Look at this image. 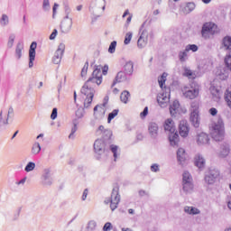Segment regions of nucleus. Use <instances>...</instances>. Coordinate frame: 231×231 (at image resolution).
<instances>
[{"label": "nucleus", "instance_id": "39", "mask_svg": "<svg viewBox=\"0 0 231 231\" xmlns=\"http://www.w3.org/2000/svg\"><path fill=\"white\" fill-rule=\"evenodd\" d=\"M188 53H189V51H187L186 48L184 51H180L179 52V60H180V62H185L188 59Z\"/></svg>", "mask_w": 231, "mask_h": 231}, {"label": "nucleus", "instance_id": "24", "mask_svg": "<svg viewBox=\"0 0 231 231\" xmlns=\"http://www.w3.org/2000/svg\"><path fill=\"white\" fill-rule=\"evenodd\" d=\"M222 50L226 51V53H231V37L226 36L222 40Z\"/></svg>", "mask_w": 231, "mask_h": 231}, {"label": "nucleus", "instance_id": "40", "mask_svg": "<svg viewBox=\"0 0 231 231\" xmlns=\"http://www.w3.org/2000/svg\"><path fill=\"white\" fill-rule=\"evenodd\" d=\"M101 69H102V67L97 66L94 71L92 72V77L96 79H102Z\"/></svg>", "mask_w": 231, "mask_h": 231}, {"label": "nucleus", "instance_id": "5", "mask_svg": "<svg viewBox=\"0 0 231 231\" xmlns=\"http://www.w3.org/2000/svg\"><path fill=\"white\" fill-rule=\"evenodd\" d=\"M106 205H109L112 211L116 210L118 208V203H120V188L118 186H115L112 193L111 198L105 200Z\"/></svg>", "mask_w": 231, "mask_h": 231}, {"label": "nucleus", "instance_id": "36", "mask_svg": "<svg viewBox=\"0 0 231 231\" xmlns=\"http://www.w3.org/2000/svg\"><path fill=\"white\" fill-rule=\"evenodd\" d=\"M23 50H24V46L23 43L18 42L15 49V57L16 59H21L23 57Z\"/></svg>", "mask_w": 231, "mask_h": 231}, {"label": "nucleus", "instance_id": "35", "mask_svg": "<svg viewBox=\"0 0 231 231\" xmlns=\"http://www.w3.org/2000/svg\"><path fill=\"white\" fill-rule=\"evenodd\" d=\"M73 124V127L71 129V133L69 135V138L73 140L75 138V134L77 133V130L79 129V127L77 125H79V119H73L72 121Z\"/></svg>", "mask_w": 231, "mask_h": 231}, {"label": "nucleus", "instance_id": "64", "mask_svg": "<svg viewBox=\"0 0 231 231\" xmlns=\"http://www.w3.org/2000/svg\"><path fill=\"white\" fill-rule=\"evenodd\" d=\"M24 183H26V177L16 182V185H24Z\"/></svg>", "mask_w": 231, "mask_h": 231}, {"label": "nucleus", "instance_id": "23", "mask_svg": "<svg viewBox=\"0 0 231 231\" xmlns=\"http://www.w3.org/2000/svg\"><path fill=\"white\" fill-rule=\"evenodd\" d=\"M125 80H127V74L124 71H119L116 76L112 88H115V86L120 82H125Z\"/></svg>", "mask_w": 231, "mask_h": 231}, {"label": "nucleus", "instance_id": "62", "mask_svg": "<svg viewBox=\"0 0 231 231\" xmlns=\"http://www.w3.org/2000/svg\"><path fill=\"white\" fill-rule=\"evenodd\" d=\"M209 114L211 116H216V115H217V109L212 107L209 109Z\"/></svg>", "mask_w": 231, "mask_h": 231}, {"label": "nucleus", "instance_id": "22", "mask_svg": "<svg viewBox=\"0 0 231 231\" xmlns=\"http://www.w3.org/2000/svg\"><path fill=\"white\" fill-rule=\"evenodd\" d=\"M208 142H210V137H208V134L202 132L197 135L198 145H207Z\"/></svg>", "mask_w": 231, "mask_h": 231}, {"label": "nucleus", "instance_id": "48", "mask_svg": "<svg viewBox=\"0 0 231 231\" xmlns=\"http://www.w3.org/2000/svg\"><path fill=\"white\" fill-rule=\"evenodd\" d=\"M132 39H133V32H126V34L125 36L124 43L125 45L130 44Z\"/></svg>", "mask_w": 231, "mask_h": 231}, {"label": "nucleus", "instance_id": "54", "mask_svg": "<svg viewBox=\"0 0 231 231\" xmlns=\"http://www.w3.org/2000/svg\"><path fill=\"white\" fill-rule=\"evenodd\" d=\"M165 79H166V76H165V73H163L162 76L158 79L161 89H163V85L165 84V80H166Z\"/></svg>", "mask_w": 231, "mask_h": 231}, {"label": "nucleus", "instance_id": "34", "mask_svg": "<svg viewBox=\"0 0 231 231\" xmlns=\"http://www.w3.org/2000/svg\"><path fill=\"white\" fill-rule=\"evenodd\" d=\"M196 8V4L189 2L186 5V6L182 9V12L185 15L190 14V12H194Z\"/></svg>", "mask_w": 231, "mask_h": 231}, {"label": "nucleus", "instance_id": "14", "mask_svg": "<svg viewBox=\"0 0 231 231\" xmlns=\"http://www.w3.org/2000/svg\"><path fill=\"white\" fill-rule=\"evenodd\" d=\"M190 131V127L189 126V123L187 120L180 121L179 125V134L182 138H187L189 136V133Z\"/></svg>", "mask_w": 231, "mask_h": 231}, {"label": "nucleus", "instance_id": "16", "mask_svg": "<svg viewBox=\"0 0 231 231\" xmlns=\"http://www.w3.org/2000/svg\"><path fill=\"white\" fill-rule=\"evenodd\" d=\"M160 131V126H158L157 123L150 122L148 125V133L151 138L156 139L158 138V133Z\"/></svg>", "mask_w": 231, "mask_h": 231}, {"label": "nucleus", "instance_id": "49", "mask_svg": "<svg viewBox=\"0 0 231 231\" xmlns=\"http://www.w3.org/2000/svg\"><path fill=\"white\" fill-rule=\"evenodd\" d=\"M88 68H89V62L87 61L81 69L80 75H81L82 79H84L86 77V75H88Z\"/></svg>", "mask_w": 231, "mask_h": 231}, {"label": "nucleus", "instance_id": "63", "mask_svg": "<svg viewBox=\"0 0 231 231\" xmlns=\"http://www.w3.org/2000/svg\"><path fill=\"white\" fill-rule=\"evenodd\" d=\"M88 198V189H86L84 191H83V195H82V201H86V199Z\"/></svg>", "mask_w": 231, "mask_h": 231}, {"label": "nucleus", "instance_id": "33", "mask_svg": "<svg viewBox=\"0 0 231 231\" xmlns=\"http://www.w3.org/2000/svg\"><path fill=\"white\" fill-rule=\"evenodd\" d=\"M111 136H113V132H111V130H105L103 132L102 141L109 145V144H111Z\"/></svg>", "mask_w": 231, "mask_h": 231}, {"label": "nucleus", "instance_id": "27", "mask_svg": "<svg viewBox=\"0 0 231 231\" xmlns=\"http://www.w3.org/2000/svg\"><path fill=\"white\" fill-rule=\"evenodd\" d=\"M194 160H195L196 167H198L199 169H204L206 161L203 155H201L200 153H198L195 155Z\"/></svg>", "mask_w": 231, "mask_h": 231}, {"label": "nucleus", "instance_id": "1", "mask_svg": "<svg viewBox=\"0 0 231 231\" xmlns=\"http://www.w3.org/2000/svg\"><path fill=\"white\" fill-rule=\"evenodd\" d=\"M164 131L169 133L171 145L176 147L180 143V135L178 134V132H176V126L174 125V121L172 119L170 118L164 122Z\"/></svg>", "mask_w": 231, "mask_h": 231}, {"label": "nucleus", "instance_id": "20", "mask_svg": "<svg viewBox=\"0 0 231 231\" xmlns=\"http://www.w3.org/2000/svg\"><path fill=\"white\" fill-rule=\"evenodd\" d=\"M106 104L97 105L94 107V116L96 118H104V115H106Z\"/></svg>", "mask_w": 231, "mask_h": 231}, {"label": "nucleus", "instance_id": "31", "mask_svg": "<svg viewBox=\"0 0 231 231\" xmlns=\"http://www.w3.org/2000/svg\"><path fill=\"white\" fill-rule=\"evenodd\" d=\"M124 69L126 75H133V71H134V64L133 61H127L124 66Z\"/></svg>", "mask_w": 231, "mask_h": 231}, {"label": "nucleus", "instance_id": "4", "mask_svg": "<svg viewBox=\"0 0 231 231\" xmlns=\"http://www.w3.org/2000/svg\"><path fill=\"white\" fill-rule=\"evenodd\" d=\"M182 192L186 195L194 192V182L189 171H184L182 174Z\"/></svg>", "mask_w": 231, "mask_h": 231}, {"label": "nucleus", "instance_id": "50", "mask_svg": "<svg viewBox=\"0 0 231 231\" xmlns=\"http://www.w3.org/2000/svg\"><path fill=\"white\" fill-rule=\"evenodd\" d=\"M199 47L196 44H189L186 46V51H193L196 52L198 51Z\"/></svg>", "mask_w": 231, "mask_h": 231}, {"label": "nucleus", "instance_id": "42", "mask_svg": "<svg viewBox=\"0 0 231 231\" xmlns=\"http://www.w3.org/2000/svg\"><path fill=\"white\" fill-rule=\"evenodd\" d=\"M110 151L114 154L115 162H116V158H118V156H120V153H118V146H116L115 144H111Z\"/></svg>", "mask_w": 231, "mask_h": 231}, {"label": "nucleus", "instance_id": "6", "mask_svg": "<svg viewBox=\"0 0 231 231\" xmlns=\"http://www.w3.org/2000/svg\"><path fill=\"white\" fill-rule=\"evenodd\" d=\"M219 29H217V25L214 23H206L202 26L201 35L203 39H209L210 35H216L218 33Z\"/></svg>", "mask_w": 231, "mask_h": 231}, {"label": "nucleus", "instance_id": "21", "mask_svg": "<svg viewBox=\"0 0 231 231\" xmlns=\"http://www.w3.org/2000/svg\"><path fill=\"white\" fill-rule=\"evenodd\" d=\"M10 118H14V107L10 106L5 120L3 121V111L0 112V126L8 125Z\"/></svg>", "mask_w": 231, "mask_h": 231}, {"label": "nucleus", "instance_id": "45", "mask_svg": "<svg viewBox=\"0 0 231 231\" xmlns=\"http://www.w3.org/2000/svg\"><path fill=\"white\" fill-rule=\"evenodd\" d=\"M35 169V162H29L24 168L25 172H32Z\"/></svg>", "mask_w": 231, "mask_h": 231}, {"label": "nucleus", "instance_id": "38", "mask_svg": "<svg viewBox=\"0 0 231 231\" xmlns=\"http://www.w3.org/2000/svg\"><path fill=\"white\" fill-rule=\"evenodd\" d=\"M10 24V18L6 14H2L0 18V25L5 27Z\"/></svg>", "mask_w": 231, "mask_h": 231}, {"label": "nucleus", "instance_id": "18", "mask_svg": "<svg viewBox=\"0 0 231 231\" xmlns=\"http://www.w3.org/2000/svg\"><path fill=\"white\" fill-rule=\"evenodd\" d=\"M148 41L149 34L147 33V31H143L137 41V47L140 48V50H143V48H145V46H147Z\"/></svg>", "mask_w": 231, "mask_h": 231}, {"label": "nucleus", "instance_id": "57", "mask_svg": "<svg viewBox=\"0 0 231 231\" xmlns=\"http://www.w3.org/2000/svg\"><path fill=\"white\" fill-rule=\"evenodd\" d=\"M147 115H149V107H144V109H143V112H141V114H140V116H141V118H145V116H147Z\"/></svg>", "mask_w": 231, "mask_h": 231}, {"label": "nucleus", "instance_id": "51", "mask_svg": "<svg viewBox=\"0 0 231 231\" xmlns=\"http://www.w3.org/2000/svg\"><path fill=\"white\" fill-rule=\"evenodd\" d=\"M64 10H65V14H66L65 18L66 19H70L69 18V14H71V8H69V5H68V3L64 4Z\"/></svg>", "mask_w": 231, "mask_h": 231}, {"label": "nucleus", "instance_id": "10", "mask_svg": "<svg viewBox=\"0 0 231 231\" xmlns=\"http://www.w3.org/2000/svg\"><path fill=\"white\" fill-rule=\"evenodd\" d=\"M165 91L158 94L157 102L161 107H167V104L171 102V88H165Z\"/></svg>", "mask_w": 231, "mask_h": 231}, {"label": "nucleus", "instance_id": "28", "mask_svg": "<svg viewBox=\"0 0 231 231\" xmlns=\"http://www.w3.org/2000/svg\"><path fill=\"white\" fill-rule=\"evenodd\" d=\"M230 69L226 67L222 68L217 71V76L220 79V80H226L227 77L230 75Z\"/></svg>", "mask_w": 231, "mask_h": 231}, {"label": "nucleus", "instance_id": "61", "mask_svg": "<svg viewBox=\"0 0 231 231\" xmlns=\"http://www.w3.org/2000/svg\"><path fill=\"white\" fill-rule=\"evenodd\" d=\"M103 230H104V231H109V230H111V223L106 222V223L105 224V226H103Z\"/></svg>", "mask_w": 231, "mask_h": 231}, {"label": "nucleus", "instance_id": "19", "mask_svg": "<svg viewBox=\"0 0 231 231\" xmlns=\"http://www.w3.org/2000/svg\"><path fill=\"white\" fill-rule=\"evenodd\" d=\"M106 145H107V143L103 141L102 139H97L94 143V151L97 154H103Z\"/></svg>", "mask_w": 231, "mask_h": 231}, {"label": "nucleus", "instance_id": "13", "mask_svg": "<svg viewBox=\"0 0 231 231\" xmlns=\"http://www.w3.org/2000/svg\"><path fill=\"white\" fill-rule=\"evenodd\" d=\"M42 183L45 187H50L53 183V178H51V170L50 168H46L43 170V173L42 175Z\"/></svg>", "mask_w": 231, "mask_h": 231}, {"label": "nucleus", "instance_id": "58", "mask_svg": "<svg viewBox=\"0 0 231 231\" xmlns=\"http://www.w3.org/2000/svg\"><path fill=\"white\" fill-rule=\"evenodd\" d=\"M58 33H59V32L57 31V29H54L53 32H51V34L49 37L50 41L55 40V37H57Z\"/></svg>", "mask_w": 231, "mask_h": 231}, {"label": "nucleus", "instance_id": "9", "mask_svg": "<svg viewBox=\"0 0 231 231\" xmlns=\"http://www.w3.org/2000/svg\"><path fill=\"white\" fill-rule=\"evenodd\" d=\"M191 112L189 116V121L191 122V125L193 127L197 128L199 127L201 124V117L199 116V110L198 109V106L196 105L191 104Z\"/></svg>", "mask_w": 231, "mask_h": 231}, {"label": "nucleus", "instance_id": "32", "mask_svg": "<svg viewBox=\"0 0 231 231\" xmlns=\"http://www.w3.org/2000/svg\"><path fill=\"white\" fill-rule=\"evenodd\" d=\"M230 154V146L228 144H223L220 148L219 156L221 158H226Z\"/></svg>", "mask_w": 231, "mask_h": 231}, {"label": "nucleus", "instance_id": "56", "mask_svg": "<svg viewBox=\"0 0 231 231\" xmlns=\"http://www.w3.org/2000/svg\"><path fill=\"white\" fill-rule=\"evenodd\" d=\"M152 172H160V165L154 163L151 166Z\"/></svg>", "mask_w": 231, "mask_h": 231}, {"label": "nucleus", "instance_id": "52", "mask_svg": "<svg viewBox=\"0 0 231 231\" xmlns=\"http://www.w3.org/2000/svg\"><path fill=\"white\" fill-rule=\"evenodd\" d=\"M14 41H15V34H11L9 36V40H8V42H7V47L13 48Z\"/></svg>", "mask_w": 231, "mask_h": 231}, {"label": "nucleus", "instance_id": "53", "mask_svg": "<svg viewBox=\"0 0 231 231\" xmlns=\"http://www.w3.org/2000/svg\"><path fill=\"white\" fill-rule=\"evenodd\" d=\"M116 51V41H114L109 45L108 52L115 53Z\"/></svg>", "mask_w": 231, "mask_h": 231}, {"label": "nucleus", "instance_id": "60", "mask_svg": "<svg viewBox=\"0 0 231 231\" xmlns=\"http://www.w3.org/2000/svg\"><path fill=\"white\" fill-rule=\"evenodd\" d=\"M101 69L103 75H107V71H109V66L105 65L103 68L101 67Z\"/></svg>", "mask_w": 231, "mask_h": 231}, {"label": "nucleus", "instance_id": "17", "mask_svg": "<svg viewBox=\"0 0 231 231\" xmlns=\"http://www.w3.org/2000/svg\"><path fill=\"white\" fill-rule=\"evenodd\" d=\"M72 26H73V19L64 18L60 24V30L62 33H69Z\"/></svg>", "mask_w": 231, "mask_h": 231}, {"label": "nucleus", "instance_id": "46", "mask_svg": "<svg viewBox=\"0 0 231 231\" xmlns=\"http://www.w3.org/2000/svg\"><path fill=\"white\" fill-rule=\"evenodd\" d=\"M51 6L50 5V0H43L42 2V10L44 12H50Z\"/></svg>", "mask_w": 231, "mask_h": 231}, {"label": "nucleus", "instance_id": "41", "mask_svg": "<svg viewBox=\"0 0 231 231\" xmlns=\"http://www.w3.org/2000/svg\"><path fill=\"white\" fill-rule=\"evenodd\" d=\"M183 75L184 77H188L189 79H196V73L187 68L184 69Z\"/></svg>", "mask_w": 231, "mask_h": 231}, {"label": "nucleus", "instance_id": "8", "mask_svg": "<svg viewBox=\"0 0 231 231\" xmlns=\"http://www.w3.org/2000/svg\"><path fill=\"white\" fill-rule=\"evenodd\" d=\"M182 93L185 98H189V100H194V98H198L199 96V86H189L184 87L182 88Z\"/></svg>", "mask_w": 231, "mask_h": 231}, {"label": "nucleus", "instance_id": "43", "mask_svg": "<svg viewBox=\"0 0 231 231\" xmlns=\"http://www.w3.org/2000/svg\"><path fill=\"white\" fill-rule=\"evenodd\" d=\"M120 110L118 109H114L109 115L107 118L108 124H111V120H113L116 116H118V113Z\"/></svg>", "mask_w": 231, "mask_h": 231}, {"label": "nucleus", "instance_id": "7", "mask_svg": "<svg viewBox=\"0 0 231 231\" xmlns=\"http://www.w3.org/2000/svg\"><path fill=\"white\" fill-rule=\"evenodd\" d=\"M105 10L106 0H95L89 6V12L97 17H100V14H102Z\"/></svg>", "mask_w": 231, "mask_h": 231}, {"label": "nucleus", "instance_id": "47", "mask_svg": "<svg viewBox=\"0 0 231 231\" xmlns=\"http://www.w3.org/2000/svg\"><path fill=\"white\" fill-rule=\"evenodd\" d=\"M96 228H97V222H95V220L89 221L87 226V231H93Z\"/></svg>", "mask_w": 231, "mask_h": 231}, {"label": "nucleus", "instance_id": "11", "mask_svg": "<svg viewBox=\"0 0 231 231\" xmlns=\"http://www.w3.org/2000/svg\"><path fill=\"white\" fill-rule=\"evenodd\" d=\"M219 178V170L210 169L205 175V183L207 185H214Z\"/></svg>", "mask_w": 231, "mask_h": 231}, {"label": "nucleus", "instance_id": "15", "mask_svg": "<svg viewBox=\"0 0 231 231\" xmlns=\"http://www.w3.org/2000/svg\"><path fill=\"white\" fill-rule=\"evenodd\" d=\"M35 50H37V42H32L29 49V68H33V60H35Z\"/></svg>", "mask_w": 231, "mask_h": 231}, {"label": "nucleus", "instance_id": "30", "mask_svg": "<svg viewBox=\"0 0 231 231\" xmlns=\"http://www.w3.org/2000/svg\"><path fill=\"white\" fill-rule=\"evenodd\" d=\"M85 84L91 86L92 88L95 87V84H97V86H100L102 84V79L95 78L92 76L85 82Z\"/></svg>", "mask_w": 231, "mask_h": 231}, {"label": "nucleus", "instance_id": "37", "mask_svg": "<svg viewBox=\"0 0 231 231\" xmlns=\"http://www.w3.org/2000/svg\"><path fill=\"white\" fill-rule=\"evenodd\" d=\"M130 97H131V94L129 93V91L127 90L123 91L120 96L121 102H123V104H127V102H129Z\"/></svg>", "mask_w": 231, "mask_h": 231}, {"label": "nucleus", "instance_id": "3", "mask_svg": "<svg viewBox=\"0 0 231 231\" xmlns=\"http://www.w3.org/2000/svg\"><path fill=\"white\" fill-rule=\"evenodd\" d=\"M80 91L81 94L86 97L84 100V107L88 108L93 102V97H95V88L90 85H88V83H85Z\"/></svg>", "mask_w": 231, "mask_h": 231}, {"label": "nucleus", "instance_id": "12", "mask_svg": "<svg viewBox=\"0 0 231 231\" xmlns=\"http://www.w3.org/2000/svg\"><path fill=\"white\" fill-rule=\"evenodd\" d=\"M65 51L66 45L64 43H60L52 58L53 64H60V60H62V57L64 55Z\"/></svg>", "mask_w": 231, "mask_h": 231}, {"label": "nucleus", "instance_id": "25", "mask_svg": "<svg viewBox=\"0 0 231 231\" xmlns=\"http://www.w3.org/2000/svg\"><path fill=\"white\" fill-rule=\"evenodd\" d=\"M177 160L180 163V165H183L185 162H187V152H185V149L179 148L177 151Z\"/></svg>", "mask_w": 231, "mask_h": 231}, {"label": "nucleus", "instance_id": "59", "mask_svg": "<svg viewBox=\"0 0 231 231\" xmlns=\"http://www.w3.org/2000/svg\"><path fill=\"white\" fill-rule=\"evenodd\" d=\"M57 115H58L57 108H53L52 112H51V119L55 120L57 118Z\"/></svg>", "mask_w": 231, "mask_h": 231}, {"label": "nucleus", "instance_id": "2", "mask_svg": "<svg viewBox=\"0 0 231 231\" xmlns=\"http://www.w3.org/2000/svg\"><path fill=\"white\" fill-rule=\"evenodd\" d=\"M211 136L215 142H221L225 136V125L223 119L218 118L217 122L211 125Z\"/></svg>", "mask_w": 231, "mask_h": 231}, {"label": "nucleus", "instance_id": "44", "mask_svg": "<svg viewBox=\"0 0 231 231\" xmlns=\"http://www.w3.org/2000/svg\"><path fill=\"white\" fill-rule=\"evenodd\" d=\"M39 152H41V144L35 143L32 147V154H39Z\"/></svg>", "mask_w": 231, "mask_h": 231}, {"label": "nucleus", "instance_id": "26", "mask_svg": "<svg viewBox=\"0 0 231 231\" xmlns=\"http://www.w3.org/2000/svg\"><path fill=\"white\" fill-rule=\"evenodd\" d=\"M170 113L171 116H176L180 114V101L174 100L171 105H170Z\"/></svg>", "mask_w": 231, "mask_h": 231}, {"label": "nucleus", "instance_id": "29", "mask_svg": "<svg viewBox=\"0 0 231 231\" xmlns=\"http://www.w3.org/2000/svg\"><path fill=\"white\" fill-rule=\"evenodd\" d=\"M184 212L189 216H198V214H201V211L199 208L190 206H185Z\"/></svg>", "mask_w": 231, "mask_h": 231}, {"label": "nucleus", "instance_id": "55", "mask_svg": "<svg viewBox=\"0 0 231 231\" xmlns=\"http://www.w3.org/2000/svg\"><path fill=\"white\" fill-rule=\"evenodd\" d=\"M76 116L78 118H83L84 117V108H78L76 111Z\"/></svg>", "mask_w": 231, "mask_h": 231}]
</instances>
